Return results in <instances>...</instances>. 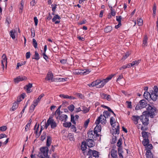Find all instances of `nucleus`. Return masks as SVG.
<instances>
[{
    "label": "nucleus",
    "instance_id": "59",
    "mask_svg": "<svg viewBox=\"0 0 158 158\" xmlns=\"http://www.w3.org/2000/svg\"><path fill=\"white\" fill-rule=\"evenodd\" d=\"M114 75H111L108 77H107L106 79H104V80H105L106 81V83L108 81H109L111 79L112 77H113Z\"/></svg>",
    "mask_w": 158,
    "mask_h": 158
},
{
    "label": "nucleus",
    "instance_id": "49",
    "mask_svg": "<svg viewBox=\"0 0 158 158\" xmlns=\"http://www.w3.org/2000/svg\"><path fill=\"white\" fill-rule=\"evenodd\" d=\"M150 92H145L143 94V96L145 98L147 99L148 98L149 95L150 97Z\"/></svg>",
    "mask_w": 158,
    "mask_h": 158
},
{
    "label": "nucleus",
    "instance_id": "27",
    "mask_svg": "<svg viewBox=\"0 0 158 158\" xmlns=\"http://www.w3.org/2000/svg\"><path fill=\"white\" fill-rule=\"evenodd\" d=\"M149 143V141L148 139H143L142 143L143 146L145 147V149H146V147L150 144Z\"/></svg>",
    "mask_w": 158,
    "mask_h": 158
},
{
    "label": "nucleus",
    "instance_id": "39",
    "mask_svg": "<svg viewBox=\"0 0 158 158\" xmlns=\"http://www.w3.org/2000/svg\"><path fill=\"white\" fill-rule=\"evenodd\" d=\"M24 4V2L22 0L21 3V6L19 7V13L21 14L22 12L23 9V5Z\"/></svg>",
    "mask_w": 158,
    "mask_h": 158
},
{
    "label": "nucleus",
    "instance_id": "50",
    "mask_svg": "<svg viewBox=\"0 0 158 158\" xmlns=\"http://www.w3.org/2000/svg\"><path fill=\"white\" fill-rule=\"evenodd\" d=\"M71 122L74 125L76 124V123L74 120V117L73 115H71Z\"/></svg>",
    "mask_w": 158,
    "mask_h": 158
},
{
    "label": "nucleus",
    "instance_id": "10",
    "mask_svg": "<svg viewBox=\"0 0 158 158\" xmlns=\"http://www.w3.org/2000/svg\"><path fill=\"white\" fill-rule=\"evenodd\" d=\"M147 103L146 100L144 99L141 100L139 103L135 107L136 110L141 109L147 106Z\"/></svg>",
    "mask_w": 158,
    "mask_h": 158
},
{
    "label": "nucleus",
    "instance_id": "26",
    "mask_svg": "<svg viewBox=\"0 0 158 158\" xmlns=\"http://www.w3.org/2000/svg\"><path fill=\"white\" fill-rule=\"evenodd\" d=\"M59 96L60 97H62L64 98L69 99H74L75 98L72 96H69L67 95H64L63 94H60Z\"/></svg>",
    "mask_w": 158,
    "mask_h": 158
},
{
    "label": "nucleus",
    "instance_id": "7",
    "mask_svg": "<svg viewBox=\"0 0 158 158\" xmlns=\"http://www.w3.org/2000/svg\"><path fill=\"white\" fill-rule=\"evenodd\" d=\"M40 151L41 153L40 154V158L42 157L44 158H48V147H44L40 148Z\"/></svg>",
    "mask_w": 158,
    "mask_h": 158
},
{
    "label": "nucleus",
    "instance_id": "30",
    "mask_svg": "<svg viewBox=\"0 0 158 158\" xmlns=\"http://www.w3.org/2000/svg\"><path fill=\"white\" fill-rule=\"evenodd\" d=\"M148 38L147 35H145L143 40L142 46L143 47L147 46L148 45Z\"/></svg>",
    "mask_w": 158,
    "mask_h": 158
},
{
    "label": "nucleus",
    "instance_id": "8",
    "mask_svg": "<svg viewBox=\"0 0 158 158\" xmlns=\"http://www.w3.org/2000/svg\"><path fill=\"white\" fill-rule=\"evenodd\" d=\"M100 135L95 133L94 131H91L88 133V137L89 139L96 140L98 139V137H99Z\"/></svg>",
    "mask_w": 158,
    "mask_h": 158
},
{
    "label": "nucleus",
    "instance_id": "29",
    "mask_svg": "<svg viewBox=\"0 0 158 158\" xmlns=\"http://www.w3.org/2000/svg\"><path fill=\"white\" fill-rule=\"evenodd\" d=\"M101 130V127L100 125L97 124L94 129V131L95 133H98L99 132H100Z\"/></svg>",
    "mask_w": 158,
    "mask_h": 158
},
{
    "label": "nucleus",
    "instance_id": "31",
    "mask_svg": "<svg viewBox=\"0 0 158 158\" xmlns=\"http://www.w3.org/2000/svg\"><path fill=\"white\" fill-rule=\"evenodd\" d=\"M32 84L29 83L27 85L25 86V87L27 90V92L28 93H30L32 91V90L30 89L31 87H32Z\"/></svg>",
    "mask_w": 158,
    "mask_h": 158
},
{
    "label": "nucleus",
    "instance_id": "51",
    "mask_svg": "<svg viewBox=\"0 0 158 158\" xmlns=\"http://www.w3.org/2000/svg\"><path fill=\"white\" fill-rule=\"evenodd\" d=\"M156 4L155 3L153 5V16H155L156 15Z\"/></svg>",
    "mask_w": 158,
    "mask_h": 158
},
{
    "label": "nucleus",
    "instance_id": "60",
    "mask_svg": "<svg viewBox=\"0 0 158 158\" xmlns=\"http://www.w3.org/2000/svg\"><path fill=\"white\" fill-rule=\"evenodd\" d=\"M56 4H52L51 5V6L52 7V11L54 12H55V10L56 8Z\"/></svg>",
    "mask_w": 158,
    "mask_h": 158
},
{
    "label": "nucleus",
    "instance_id": "47",
    "mask_svg": "<svg viewBox=\"0 0 158 158\" xmlns=\"http://www.w3.org/2000/svg\"><path fill=\"white\" fill-rule=\"evenodd\" d=\"M74 108L75 106L73 104L69 106L68 107V109L71 112L73 111L74 110Z\"/></svg>",
    "mask_w": 158,
    "mask_h": 158
},
{
    "label": "nucleus",
    "instance_id": "35",
    "mask_svg": "<svg viewBox=\"0 0 158 158\" xmlns=\"http://www.w3.org/2000/svg\"><path fill=\"white\" fill-rule=\"evenodd\" d=\"M18 103L17 102H15L13 104V105L12 107V110L14 111L15 110H16V109L18 108Z\"/></svg>",
    "mask_w": 158,
    "mask_h": 158
},
{
    "label": "nucleus",
    "instance_id": "55",
    "mask_svg": "<svg viewBox=\"0 0 158 158\" xmlns=\"http://www.w3.org/2000/svg\"><path fill=\"white\" fill-rule=\"evenodd\" d=\"M7 128L6 126H2L0 127V131H4L6 130Z\"/></svg>",
    "mask_w": 158,
    "mask_h": 158
},
{
    "label": "nucleus",
    "instance_id": "3",
    "mask_svg": "<svg viewBox=\"0 0 158 158\" xmlns=\"http://www.w3.org/2000/svg\"><path fill=\"white\" fill-rule=\"evenodd\" d=\"M110 123L112 127H113V129L114 131V133L115 134H118L119 133V126L118 125V123H117L118 125L116 127H115L114 126L116 125V123L114 122V118L111 117L110 118Z\"/></svg>",
    "mask_w": 158,
    "mask_h": 158
},
{
    "label": "nucleus",
    "instance_id": "41",
    "mask_svg": "<svg viewBox=\"0 0 158 158\" xmlns=\"http://www.w3.org/2000/svg\"><path fill=\"white\" fill-rule=\"evenodd\" d=\"M140 60H135L134 61H133L131 63V64L132 66H133L134 65H137L140 62Z\"/></svg>",
    "mask_w": 158,
    "mask_h": 158
},
{
    "label": "nucleus",
    "instance_id": "1",
    "mask_svg": "<svg viewBox=\"0 0 158 158\" xmlns=\"http://www.w3.org/2000/svg\"><path fill=\"white\" fill-rule=\"evenodd\" d=\"M44 123L45 126L44 127L46 129H47L49 125H50L51 128L52 129L56 128L57 126V124L53 119L52 117H49L47 120V123L45 122Z\"/></svg>",
    "mask_w": 158,
    "mask_h": 158
},
{
    "label": "nucleus",
    "instance_id": "23",
    "mask_svg": "<svg viewBox=\"0 0 158 158\" xmlns=\"http://www.w3.org/2000/svg\"><path fill=\"white\" fill-rule=\"evenodd\" d=\"M81 147V149L83 152V153L84 154L87 148L86 143L85 142H82Z\"/></svg>",
    "mask_w": 158,
    "mask_h": 158
},
{
    "label": "nucleus",
    "instance_id": "4",
    "mask_svg": "<svg viewBox=\"0 0 158 158\" xmlns=\"http://www.w3.org/2000/svg\"><path fill=\"white\" fill-rule=\"evenodd\" d=\"M147 111L151 118H153V116L155 115L156 114V109L153 106L148 105L147 108Z\"/></svg>",
    "mask_w": 158,
    "mask_h": 158
},
{
    "label": "nucleus",
    "instance_id": "54",
    "mask_svg": "<svg viewBox=\"0 0 158 158\" xmlns=\"http://www.w3.org/2000/svg\"><path fill=\"white\" fill-rule=\"evenodd\" d=\"M98 152L95 150H93V153L92 155L94 157H96L98 156Z\"/></svg>",
    "mask_w": 158,
    "mask_h": 158
},
{
    "label": "nucleus",
    "instance_id": "19",
    "mask_svg": "<svg viewBox=\"0 0 158 158\" xmlns=\"http://www.w3.org/2000/svg\"><path fill=\"white\" fill-rule=\"evenodd\" d=\"M53 75L51 72H48L45 78L46 80L48 81H53Z\"/></svg>",
    "mask_w": 158,
    "mask_h": 158
},
{
    "label": "nucleus",
    "instance_id": "46",
    "mask_svg": "<svg viewBox=\"0 0 158 158\" xmlns=\"http://www.w3.org/2000/svg\"><path fill=\"white\" fill-rule=\"evenodd\" d=\"M32 44L33 46L35 48H37V43L35 40V39H32Z\"/></svg>",
    "mask_w": 158,
    "mask_h": 158
},
{
    "label": "nucleus",
    "instance_id": "64",
    "mask_svg": "<svg viewBox=\"0 0 158 158\" xmlns=\"http://www.w3.org/2000/svg\"><path fill=\"white\" fill-rule=\"evenodd\" d=\"M116 20L118 22L121 23V19H122V17L121 16H116Z\"/></svg>",
    "mask_w": 158,
    "mask_h": 158
},
{
    "label": "nucleus",
    "instance_id": "38",
    "mask_svg": "<svg viewBox=\"0 0 158 158\" xmlns=\"http://www.w3.org/2000/svg\"><path fill=\"white\" fill-rule=\"evenodd\" d=\"M33 59H35L36 60H38L39 59V55L37 51L35 52V54L33 56L32 58Z\"/></svg>",
    "mask_w": 158,
    "mask_h": 158
},
{
    "label": "nucleus",
    "instance_id": "42",
    "mask_svg": "<svg viewBox=\"0 0 158 158\" xmlns=\"http://www.w3.org/2000/svg\"><path fill=\"white\" fill-rule=\"evenodd\" d=\"M72 124L70 122H65L63 123V126L66 127H69L71 126Z\"/></svg>",
    "mask_w": 158,
    "mask_h": 158
},
{
    "label": "nucleus",
    "instance_id": "5",
    "mask_svg": "<svg viewBox=\"0 0 158 158\" xmlns=\"http://www.w3.org/2000/svg\"><path fill=\"white\" fill-rule=\"evenodd\" d=\"M145 112H143L142 115L140 116V120L142 123L144 127L147 126L149 124L148 115L145 114Z\"/></svg>",
    "mask_w": 158,
    "mask_h": 158
},
{
    "label": "nucleus",
    "instance_id": "15",
    "mask_svg": "<svg viewBox=\"0 0 158 158\" xmlns=\"http://www.w3.org/2000/svg\"><path fill=\"white\" fill-rule=\"evenodd\" d=\"M27 78L25 77L18 76L14 79V81L15 83H18L19 81L26 80Z\"/></svg>",
    "mask_w": 158,
    "mask_h": 158
},
{
    "label": "nucleus",
    "instance_id": "24",
    "mask_svg": "<svg viewBox=\"0 0 158 158\" xmlns=\"http://www.w3.org/2000/svg\"><path fill=\"white\" fill-rule=\"evenodd\" d=\"M93 139H88L87 140V145L89 148L93 147L94 146V145L93 143Z\"/></svg>",
    "mask_w": 158,
    "mask_h": 158
},
{
    "label": "nucleus",
    "instance_id": "57",
    "mask_svg": "<svg viewBox=\"0 0 158 158\" xmlns=\"http://www.w3.org/2000/svg\"><path fill=\"white\" fill-rule=\"evenodd\" d=\"M75 125L74 124L71 126V129L72 131H74L75 132H76L77 129Z\"/></svg>",
    "mask_w": 158,
    "mask_h": 158
},
{
    "label": "nucleus",
    "instance_id": "16",
    "mask_svg": "<svg viewBox=\"0 0 158 158\" xmlns=\"http://www.w3.org/2000/svg\"><path fill=\"white\" fill-rule=\"evenodd\" d=\"M47 50V46L45 45L44 46V51L42 53V56H43L44 58L46 60L47 62L48 61L49 58L48 56L46 54V52Z\"/></svg>",
    "mask_w": 158,
    "mask_h": 158
},
{
    "label": "nucleus",
    "instance_id": "45",
    "mask_svg": "<svg viewBox=\"0 0 158 158\" xmlns=\"http://www.w3.org/2000/svg\"><path fill=\"white\" fill-rule=\"evenodd\" d=\"M138 25L139 26H141L143 24V19L141 18L138 19L137 20Z\"/></svg>",
    "mask_w": 158,
    "mask_h": 158
},
{
    "label": "nucleus",
    "instance_id": "44",
    "mask_svg": "<svg viewBox=\"0 0 158 158\" xmlns=\"http://www.w3.org/2000/svg\"><path fill=\"white\" fill-rule=\"evenodd\" d=\"M68 137L70 141L74 140V136L71 133L69 134Z\"/></svg>",
    "mask_w": 158,
    "mask_h": 158
},
{
    "label": "nucleus",
    "instance_id": "22",
    "mask_svg": "<svg viewBox=\"0 0 158 158\" xmlns=\"http://www.w3.org/2000/svg\"><path fill=\"white\" fill-rule=\"evenodd\" d=\"M99 81H98V80H96L95 81L92 82L91 83L88 84V85L89 87L96 86V88H97V85H98L99 82Z\"/></svg>",
    "mask_w": 158,
    "mask_h": 158
},
{
    "label": "nucleus",
    "instance_id": "61",
    "mask_svg": "<svg viewBox=\"0 0 158 158\" xmlns=\"http://www.w3.org/2000/svg\"><path fill=\"white\" fill-rule=\"evenodd\" d=\"M126 103L127 104V107L129 108H131L132 106H131V102H129V101H127Z\"/></svg>",
    "mask_w": 158,
    "mask_h": 158
},
{
    "label": "nucleus",
    "instance_id": "12",
    "mask_svg": "<svg viewBox=\"0 0 158 158\" xmlns=\"http://www.w3.org/2000/svg\"><path fill=\"white\" fill-rule=\"evenodd\" d=\"M106 118L104 116L101 114L96 120L95 122L96 124H99L100 123L102 124H105L106 122Z\"/></svg>",
    "mask_w": 158,
    "mask_h": 158
},
{
    "label": "nucleus",
    "instance_id": "20",
    "mask_svg": "<svg viewBox=\"0 0 158 158\" xmlns=\"http://www.w3.org/2000/svg\"><path fill=\"white\" fill-rule=\"evenodd\" d=\"M140 119V117L137 115H133L132 117V119L134 123L135 124H137L138 123V121Z\"/></svg>",
    "mask_w": 158,
    "mask_h": 158
},
{
    "label": "nucleus",
    "instance_id": "11",
    "mask_svg": "<svg viewBox=\"0 0 158 158\" xmlns=\"http://www.w3.org/2000/svg\"><path fill=\"white\" fill-rule=\"evenodd\" d=\"M148 129V127H144L142 126L141 127V129L143 131L141 132L142 136L143 139H148L149 135L150 133L148 132L145 131H147Z\"/></svg>",
    "mask_w": 158,
    "mask_h": 158
},
{
    "label": "nucleus",
    "instance_id": "58",
    "mask_svg": "<svg viewBox=\"0 0 158 158\" xmlns=\"http://www.w3.org/2000/svg\"><path fill=\"white\" fill-rule=\"evenodd\" d=\"M100 96L102 99H106L107 94L103 93H102L100 94Z\"/></svg>",
    "mask_w": 158,
    "mask_h": 158
},
{
    "label": "nucleus",
    "instance_id": "13",
    "mask_svg": "<svg viewBox=\"0 0 158 158\" xmlns=\"http://www.w3.org/2000/svg\"><path fill=\"white\" fill-rule=\"evenodd\" d=\"M40 100V96H39L37 99L35 100L33 102L30 108V112H32L34 110L35 107L38 105V102Z\"/></svg>",
    "mask_w": 158,
    "mask_h": 158
},
{
    "label": "nucleus",
    "instance_id": "53",
    "mask_svg": "<svg viewBox=\"0 0 158 158\" xmlns=\"http://www.w3.org/2000/svg\"><path fill=\"white\" fill-rule=\"evenodd\" d=\"M122 139H119L118 141V142L117 143V146L118 147H121V145L122 144Z\"/></svg>",
    "mask_w": 158,
    "mask_h": 158
},
{
    "label": "nucleus",
    "instance_id": "37",
    "mask_svg": "<svg viewBox=\"0 0 158 158\" xmlns=\"http://www.w3.org/2000/svg\"><path fill=\"white\" fill-rule=\"evenodd\" d=\"M51 139L50 136H48L46 142V145L47 146L49 147L50 145L51 144Z\"/></svg>",
    "mask_w": 158,
    "mask_h": 158
},
{
    "label": "nucleus",
    "instance_id": "21",
    "mask_svg": "<svg viewBox=\"0 0 158 158\" xmlns=\"http://www.w3.org/2000/svg\"><path fill=\"white\" fill-rule=\"evenodd\" d=\"M68 118V116L67 115L64 114H62L60 115L58 118L61 121H64L65 122Z\"/></svg>",
    "mask_w": 158,
    "mask_h": 158
},
{
    "label": "nucleus",
    "instance_id": "2",
    "mask_svg": "<svg viewBox=\"0 0 158 158\" xmlns=\"http://www.w3.org/2000/svg\"><path fill=\"white\" fill-rule=\"evenodd\" d=\"M150 98L153 101H156L158 97V88L156 86H155L153 90L150 91Z\"/></svg>",
    "mask_w": 158,
    "mask_h": 158
},
{
    "label": "nucleus",
    "instance_id": "17",
    "mask_svg": "<svg viewBox=\"0 0 158 158\" xmlns=\"http://www.w3.org/2000/svg\"><path fill=\"white\" fill-rule=\"evenodd\" d=\"M98 81H99V82L97 85V88H100L103 87L106 83V80H98Z\"/></svg>",
    "mask_w": 158,
    "mask_h": 158
},
{
    "label": "nucleus",
    "instance_id": "34",
    "mask_svg": "<svg viewBox=\"0 0 158 158\" xmlns=\"http://www.w3.org/2000/svg\"><path fill=\"white\" fill-rule=\"evenodd\" d=\"M89 108H87L85 106H83L81 107V111L84 113H86L89 111Z\"/></svg>",
    "mask_w": 158,
    "mask_h": 158
},
{
    "label": "nucleus",
    "instance_id": "6",
    "mask_svg": "<svg viewBox=\"0 0 158 158\" xmlns=\"http://www.w3.org/2000/svg\"><path fill=\"white\" fill-rule=\"evenodd\" d=\"M153 148V147L152 144H149L146 147V151L145 155L147 158H153V155L152 152L151 150Z\"/></svg>",
    "mask_w": 158,
    "mask_h": 158
},
{
    "label": "nucleus",
    "instance_id": "62",
    "mask_svg": "<svg viewBox=\"0 0 158 158\" xmlns=\"http://www.w3.org/2000/svg\"><path fill=\"white\" fill-rule=\"evenodd\" d=\"M89 119H87V120H86L85 122L84 123V127H85V128H86L87 126H88V124L89 123Z\"/></svg>",
    "mask_w": 158,
    "mask_h": 158
},
{
    "label": "nucleus",
    "instance_id": "25",
    "mask_svg": "<svg viewBox=\"0 0 158 158\" xmlns=\"http://www.w3.org/2000/svg\"><path fill=\"white\" fill-rule=\"evenodd\" d=\"M111 155L113 158H117V151L114 149H112L110 152Z\"/></svg>",
    "mask_w": 158,
    "mask_h": 158
},
{
    "label": "nucleus",
    "instance_id": "43",
    "mask_svg": "<svg viewBox=\"0 0 158 158\" xmlns=\"http://www.w3.org/2000/svg\"><path fill=\"white\" fill-rule=\"evenodd\" d=\"M103 115L106 118H108L110 115V114L107 111H104L103 112Z\"/></svg>",
    "mask_w": 158,
    "mask_h": 158
},
{
    "label": "nucleus",
    "instance_id": "56",
    "mask_svg": "<svg viewBox=\"0 0 158 158\" xmlns=\"http://www.w3.org/2000/svg\"><path fill=\"white\" fill-rule=\"evenodd\" d=\"M46 137V133H44L41 136V140L43 141L44 139H45Z\"/></svg>",
    "mask_w": 158,
    "mask_h": 158
},
{
    "label": "nucleus",
    "instance_id": "48",
    "mask_svg": "<svg viewBox=\"0 0 158 158\" xmlns=\"http://www.w3.org/2000/svg\"><path fill=\"white\" fill-rule=\"evenodd\" d=\"M110 14L112 16H114L115 15L116 12L114 10L112 9V7H111L110 9Z\"/></svg>",
    "mask_w": 158,
    "mask_h": 158
},
{
    "label": "nucleus",
    "instance_id": "36",
    "mask_svg": "<svg viewBox=\"0 0 158 158\" xmlns=\"http://www.w3.org/2000/svg\"><path fill=\"white\" fill-rule=\"evenodd\" d=\"M112 30V27L110 26H107L104 30V31L106 33L109 32L111 31Z\"/></svg>",
    "mask_w": 158,
    "mask_h": 158
},
{
    "label": "nucleus",
    "instance_id": "9",
    "mask_svg": "<svg viewBox=\"0 0 158 158\" xmlns=\"http://www.w3.org/2000/svg\"><path fill=\"white\" fill-rule=\"evenodd\" d=\"M90 72L89 70L88 69H85V70L75 69L73 71V73L75 74L85 75L88 74Z\"/></svg>",
    "mask_w": 158,
    "mask_h": 158
},
{
    "label": "nucleus",
    "instance_id": "18",
    "mask_svg": "<svg viewBox=\"0 0 158 158\" xmlns=\"http://www.w3.org/2000/svg\"><path fill=\"white\" fill-rule=\"evenodd\" d=\"M60 17L58 15H56L54 16L53 18L52 19V21L53 22H55V24H58L60 23V20H56L57 19L60 20Z\"/></svg>",
    "mask_w": 158,
    "mask_h": 158
},
{
    "label": "nucleus",
    "instance_id": "52",
    "mask_svg": "<svg viewBox=\"0 0 158 158\" xmlns=\"http://www.w3.org/2000/svg\"><path fill=\"white\" fill-rule=\"evenodd\" d=\"M40 154V152H39L38 154H35L34 155L31 154V158H40L39 156V155Z\"/></svg>",
    "mask_w": 158,
    "mask_h": 158
},
{
    "label": "nucleus",
    "instance_id": "14",
    "mask_svg": "<svg viewBox=\"0 0 158 158\" xmlns=\"http://www.w3.org/2000/svg\"><path fill=\"white\" fill-rule=\"evenodd\" d=\"M37 123H36L34 127V133L35 134V136L36 138H38L40 136V134H39L40 132H38V131L39 130V127L40 126V124H38L37 127H36Z\"/></svg>",
    "mask_w": 158,
    "mask_h": 158
},
{
    "label": "nucleus",
    "instance_id": "32",
    "mask_svg": "<svg viewBox=\"0 0 158 158\" xmlns=\"http://www.w3.org/2000/svg\"><path fill=\"white\" fill-rule=\"evenodd\" d=\"M16 33V31L15 30H11L10 32V37L12 38V39L13 40L15 39V34Z\"/></svg>",
    "mask_w": 158,
    "mask_h": 158
},
{
    "label": "nucleus",
    "instance_id": "63",
    "mask_svg": "<svg viewBox=\"0 0 158 158\" xmlns=\"http://www.w3.org/2000/svg\"><path fill=\"white\" fill-rule=\"evenodd\" d=\"M34 21L35 22V25L36 26L37 25L38 23V20L36 17H34Z\"/></svg>",
    "mask_w": 158,
    "mask_h": 158
},
{
    "label": "nucleus",
    "instance_id": "28",
    "mask_svg": "<svg viewBox=\"0 0 158 158\" xmlns=\"http://www.w3.org/2000/svg\"><path fill=\"white\" fill-rule=\"evenodd\" d=\"M2 59L1 60V63H5L6 67L7 65V59L6 54H3L2 56Z\"/></svg>",
    "mask_w": 158,
    "mask_h": 158
},
{
    "label": "nucleus",
    "instance_id": "33",
    "mask_svg": "<svg viewBox=\"0 0 158 158\" xmlns=\"http://www.w3.org/2000/svg\"><path fill=\"white\" fill-rule=\"evenodd\" d=\"M62 112H60V110H57L55 112L54 115H55L56 118V119L58 118L61 115L60 113H62Z\"/></svg>",
    "mask_w": 158,
    "mask_h": 158
},
{
    "label": "nucleus",
    "instance_id": "40",
    "mask_svg": "<svg viewBox=\"0 0 158 158\" xmlns=\"http://www.w3.org/2000/svg\"><path fill=\"white\" fill-rule=\"evenodd\" d=\"M31 122H32V120H31V119H30L29 120L28 123L25 126V130L26 131H27L28 130H29V127H30V125H31Z\"/></svg>",
    "mask_w": 158,
    "mask_h": 158
}]
</instances>
